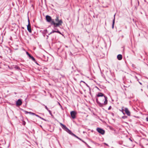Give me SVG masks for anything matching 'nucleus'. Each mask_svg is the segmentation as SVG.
<instances>
[{
    "instance_id": "8",
    "label": "nucleus",
    "mask_w": 148,
    "mask_h": 148,
    "mask_svg": "<svg viewBox=\"0 0 148 148\" xmlns=\"http://www.w3.org/2000/svg\"><path fill=\"white\" fill-rule=\"evenodd\" d=\"M125 111L126 114L128 116L130 115V112L129 110L127 108H125Z\"/></svg>"
},
{
    "instance_id": "7",
    "label": "nucleus",
    "mask_w": 148,
    "mask_h": 148,
    "mask_svg": "<svg viewBox=\"0 0 148 148\" xmlns=\"http://www.w3.org/2000/svg\"><path fill=\"white\" fill-rule=\"evenodd\" d=\"M22 101L21 99H18L16 102V106H19L22 104Z\"/></svg>"
},
{
    "instance_id": "2",
    "label": "nucleus",
    "mask_w": 148,
    "mask_h": 148,
    "mask_svg": "<svg viewBox=\"0 0 148 148\" xmlns=\"http://www.w3.org/2000/svg\"><path fill=\"white\" fill-rule=\"evenodd\" d=\"M46 18L48 22L50 23L51 25H53L55 27H57L59 26L62 23L61 21H59L58 23H55L54 20L52 19L51 17L49 15H47L46 16Z\"/></svg>"
},
{
    "instance_id": "1",
    "label": "nucleus",
    "mask_w": 148,
    "mask_h": 148,
    "mask_svg": "<svg viewBox=\"0 0 148 148\" xmlns=\"http://www.w3.org/2000/svg\"><path fill=\"white\" fill-rule=\"evenodd\" d=\"M97 97H99L96 99V102L99 106L102 107L107 104V97L105 96L103 94L99 93L97 95Z\"/></svg>"
},
{
    "instance_id": "5",
    "label": "nucleus",
    "mask_w": 148,
    "mask_h": 148,
    "mask_svg": "<svg viewBox=\"0 0 148 148\" xmlns=\"http://www.w3.org/2000/svg\"><path fill=\"white\" fill-rule=\"evenodd\" d=\"M28 25H27V29L28 31H29V32L31 33L32 32V30H31V25H30V23L29 22V19H28Z\"/></svg>"
},
{
    "instance_id": "14",
    "label": "nucleus",
    "mask_w": 148,
    "mask_h": 148,
    "mask_svg": "<svg viewBox=\"0 0 148 148\" xmlns=\"http://www.w3.org/2000/svg\"><path fill=\"white\" fill-rule=\"evenodd\" d=\"M29 57L30 59H31L33 61H35V58L32 56H31Z\"/></svg>"
},
{
    "instance_id": "25",
    "label": "nucleus",
    "mask_w": 148,
    "mask_h": 148,
    "mask_svg": "<svg viewBox=\"0 0 148 148\" xmlns=\"http://www.w3.org/2000/svg\"><path fill=\"white\" fill-rule=\"evenodd\" d=\"M123 111H124V110L123 109H122V111L123 112Z\"/></svg>"
},
{
    "instance_id": "3",
    "label": "nucleus",
    "mask_w": 148,
    "mask_h": 148,
    "mask_svg": "<svg viewBox=\"0 0 148 148\" xmlns=\"http://www.w3.org/2000/svg\"><path fill=\"white\" fill-rule=\"evenodd\" d=\"M60 124L61 126L62 127V128L64 130H65L69 133H71V131L65 125H63L61 123H60Z\"/></svg>"
},
{
    "instance_id": "6",
    "label": "nucleus",
    "mask_w": 148,
    "mask_h": 148,
    "mask_svg": "<svg viewBox=\"0 0 148 148\" xmlns=\"http://www.w3.org/2000/svg\"><path fill=\"white\" fill-rule=\"evenodd\" d=\"M76 114L77 113L75 111H72L71 112V116L73 119H74L76 118Z\"/></svg>"
},
{
    "instance_id": "9",
    "label": "nucleus",
    "mask_w": 148,
    "mask_h": 148,
    "mask_svg": "<svg viewBox=\"0 0 148 148\" xmlns=\"http://www.w3.org/2000/svg\"><path fill=\"white\" fill-rule=\"evenodd\" d=\"M55 20L56 22H55V23H58L59 22V21H61L62 22V23H61V24L60 25H61L63 23V22L61 20H59V17L58 16L56 17Z\"/></svg>"
},
{
    "instance_id": "12",
    "label": "nucleus",
    "mask_w": 148,
    "mask_h": 148,
    "mask_svg": "<svg viewBox=\"0 0 148 148\" xmlns=\"http://www.w3.org/2000/svg\"><path fill=\"white\" fill-rule=\"evenodd\" d=\"M54 32H57L60 34H61V32L58 30L57 31H53L50 34H51L52 33H53Z\"/></svg>"
},
{
    "instance_id": "20",
    "label": "nucleus",
    "mask_w": 148,
    "mask_h": 148,
    "mask_svg": "<svg viewBox=\"0 0 148 148\" xmlns=\"http://www.w3.org/2000/svg\"><path fill=\"white\" fill-rule=\"evenodd\" d=\"M45 108L46 109L48 110V108L46 106H45Z\"/></svg>"
},
{
    "instance_id": "4",
    "label": "nucleus",
    "mask_w": 148,
    "mask_h": 148,
    "mask_svg": "<svg viewBox=\"0 0 148 148\" xmlns=\"http://www.w3.org/2000/svg\"><path fill=\"white\" fill-rule=\"evenodd\" d=\"M97 130L99 133L102 135L104 134L105 133V131L103 129L100 128H97Z\"/></svg>"
},
{
    "instance_id": "15",
    "label": "nucleus",
    "mask_w": 148,
    "mask_h": 148,
    "mask_svg": "<svg viewBox=\"0 0 148 148\" xmlns=\"http://www.w3.org/2000/svg\"><path fill=\"white\" fill-rule=\"evenodd\" d=\"M15 68L16 69H19V67H18V66H15Z\"/></svg>"
},
{
    "instance_id": "17",
    "label": "nucleus",
    "mask_w": 148,
    "mask_h": 148,
    "mask_svg": "<svg viewBox=\"0 0 148 148\" xmlns=\"http://www.w3.org/2000/svg\"><path fill=\"white\" fill-rule=\"evenodd\" d=\"M111 108H112L111 106H110L109 107L108 109L109 110H110V109H111Z\"/></svg>"
},
{
    "instance_id": "11",
    "label": "nucleus",
    "mask_w": 148,
    "mask_h": 148,
    "mask_svg": "<svg viewBox=\"0 0 148 148\" xmlns=\"http://www.w3.org/2000/svg\"><path fill=\"white\" fill-rule=\"evenodd\" d=\"M115 15L114 16V19L113 20V23H112V28H113L114 27V24L115 22Z\"/></svg>"
},
{
    "instance_id": "24",
    "label": "nucleus",
    "mask_w": 148,
    "mask_h": 148,
    "mask_svg": "<svg viewBox=\"0 0 148 148\" xmlns=\"http://www.w3.org/2000/svg\"><path fill=\"white\" fill-rule=\"evenodd\" d=\"M36 115V116H38V117H39V116H38V115Z\"/></svg>"
},
{
    "instance_id": "23",
    "label": "nucleus",
    "mask_w": 148,
    "mask_h": 148,
    "mask_svg": "<svg viewBox=\"0 0 148 148\" xmlns=\"http://www.w3.org/2000/svg\"><path fill=\"white\" fill-rule=\"evenodd\" d=\"M29 113L30 114H32V112H29L28 113Z\"/></svg>"
},
{
    "instance_id": "19",
    "label": "nucleus",
    "mask_w": 148,
    "mask_h": 148,
    "mask_svg": "<svg viewBox=\"0 0 148 148\" xmlns=\"http://www.w3.org/2000/svg\"><path fill=\"white\" fill-rule=\"evenodd\" d=\"M25 121H24V122L23 123V125H25Z\"/></svg>"
},
{
    "instance_id": "13",
    "label": "nucleus",
    "mask_w": 148,
    "mask_h": 148,
    "mask_svg": "<svg viewBox=\"0 0 148 148\" xmlns=\"http://www.w3.org/2000/svg\"><path fill=\"white\" fill-rule=\"evenodd\" d=\"M69 133L72 135H73L75 137H76V138H77L78 139H79V138L76 135H75L74 134H73L71 132V133Z\"/></svg>"
},
{
    "instance_id": "22",
    "label": "nucleus",
    "mask_w": 148,
    "mask_h": 148,
    "mask_svg": "<svg viewBox=\"0 0 148 148\" xmlns=\"http://www.w3.org/2000/svg\"><path fill=\"white\" fill-rule=\"evenodd\" d=\"M146 120L147 121H148V117L146 118Z\"/></svg>"
},
{
    "instance_id": "16",
    "label": "nucleus",
    "mask_w": 148,
    "mask_h": 148,
    "mask_svg": "<svg viewBox=\"0 0 148 148\" xmlns=\"http://www.w3.org/2000/svg\"><path fill=\"white\" fill-rule=\"evenodd\" d=\"M26 53L29 56V57L31 56L28 52H27Z\"/></svg>"
},
{
    "instance_id": "18",
    "label": "nucleus",
    "mask_w": 148,
    "mask_h": 148,
    "mask_svg": "<svg viewBox=\"0 0 148 148\" xmlns=\"http://www.w3.org/2000/svg\"><path fill=\"white\" fill-rule=\"evenodd\" d=\"M31 114L34 115H35V114L34 113L32 112Z\"/></svg>"
},
{
    "instance_id": "10",
    "label": "nucleus",
    "mask_w": 148,
    "mask_h": 148,
    "mask_svg": "<svg viewBox=\"0 0 148 148\" xmlns=\"http://www.w3.org/2000/svg\"><path fill=\"white\" fill-rule=\"evenodd\" d=\"M117 58L119 60H121L122 58V56L121 54H119L117 56Z\"/></svg>"
},
{
    "instance_id": "21",
    "label": "nucleus",
    "mask_w": 148,
    "mask_h": 148,
    "mask_svg": "<svg viewBox=\"0 0 148 148\" xmlns=\"http://www.w3.org/2000/svg\"><path fill=\"white\" fill-rule=\"evenodd\" d=\"M25 113H29V112H28L26 111H25Z\"/></svg>"
}]
</instances>
